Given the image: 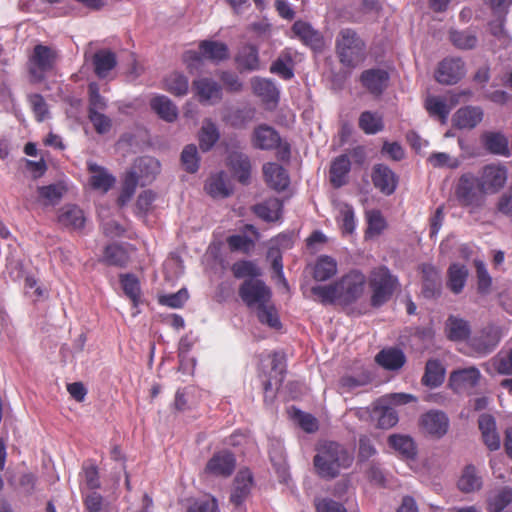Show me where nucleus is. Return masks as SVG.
<instances>
[{
  "mask_svg": "<svg viewBox=\"0 0 512 512\" xmlns=\"http://www.w3.org/2000/svg\"><path fill=\"white\" fill-rule=\"evenodd\" d=\"M253 485L252 474L249 470H241L234 479L230 501L240 507L250 494Z\"/></svg>",
  "mask_w": 512,
  "mask_h": 512,
  "instance_id": "19",
  "label": "nucleus"
},
{
  "mask_svg": "<svg viewBox=\"0 0 512 512\" xmlns=\"http://www.w3.org/2000/svg\"><path fill=\"white\" fill-rule=\"evenodd\" d=\"M484 194L479 179L472 173H465L459 178L455 195L462 206L479 207Z\"/></svg>",
  "mask_w": 512,
  "mask_h": 512,
  "instance_id": "5",
  "label": "nucleus"
},
{
  "mask_svg": "<svg viewBox=\"0 0 512 512\" xmlns=\"http://www.w3.org/2000/svg\"><path fill=\"white\" fill-rule=\"evenodd\" d=\"M90 173L89 183L94 190L108 192L116 182L115 177L108 170L93 161L87 162Z\"/></svg>",
  "mask_w": 512,
  "mask_h": 512,
  "instance_id": "17",
  "label": "nucleus"
},
{
  "mask_svg": "<svg viewBox=\"0 0 512 512\" xmlns=\"http://www.w3.org/2000/svg\"><path fill=\"white\" fill-rule=\"evenodd\" d=\"M337 271V261L331 256L321 255L313 266V278L316 281H327L334 277Z\"/></svg>",
  "mask_w": 512,
  "mask_h": 512,
  "instance_id": "36",
  "label": "nucleus"
},
{
  "mask_svg": "<svg viewBox=\"0 0 512 512\" xmlns=\"http://www.w3.org/2000/svg\"><path fill=\"white\" fill-rule=\"evenodd\" d=\"M376 362L387 370H398L405 363V355L402 350L388 348L381 350L375 358Z\"/></svg>",
  "mask_w": 512,
  "mask_h": 512,
  "instance_id": "38",
  "label": "nucleus"
},
{
  "mask_svg": "<svg viewBox=\"0 0 512 512\" xmlns=\"http://www.w3.org/2000/svg\"><path fill=\"white\" fill-rule=\"evenodd\" d=\"M292 31L305 45L313 49H319L323 45L322 35L306 22L296 21Z\"/></svg>",
  "mask_w": 512,
  "mask_h": 512,
  "instance_id": "27",
  "label": "nucleus"
},
{
  "mask_svg": "<svg viewBox=\"0 0 512 512\" xmlns=\"http://www.w3.org/2000/svg\"><path fill=\"white\" fill-rule=\"evenodd\" d=\"M129 258L128 250L124 246L112 244L105 248L103 261L108 265L123 267Z\"/></svg>",
  "mask_w": 512,
  "mask_h": 512,
  "instance_id": "48",
  "label": "nucleus"
},
{
  "mask_svg": "<svg viewBox=\"0 0 512 512\" xmlns=\"http://www.w3.org/2000/svg\"><path fill=\"white\" fill-rule=\"evenodd\" d=\"M205 190L212 197H227L230 190L226 183L225 173L220 172L211 176L205 184Z\"/></svg>",
  "mask_w": 512,
  "mask_h": 512,
  "instance_id": "52",
  "label": "nucleus"
},
{
  "mask_svg": "<svg viewBox=\"0 0 512 512\" xmlns=\"http://www.w3.org/2000/svg\"><path fill=\"white\" fill-rule=\"evenodd\" d=\"M57 52L45 45H36L29 60V70L34 81L44 79L46 73L53 70Z\"/></svg>",
  "mask_w": 512,
  "mask_h": 512,
  "instance_id": "6",
  "label": "nucleus"
},
{
  "mask_svg": "<svg viewBox=\"0 0 512 512\" xmlns=\"http://www.w3.org/2000/svg\"><path fill=\"white\" fill-rule=\"evenodd\" d=\"M465 65L461 58H445L439 63L435 78L441 84H455L465 75Z\"/></svg>",
  "mask_w": 512,
  "mask_h": 512,
  "instance_id": "10",
  "label": "nucleus"
},
{
  "mask_svg": "<svg viewBox=\"0 0 512 512\" xmlns=\"http://www.w3.org/2000/svg\"><path fill=\"white\" fill-rule=\"evenodd\" d=\"M484 444L490 451H496L501 447V439L497 432L495 418L489 414H482L478 419Z\"/></svg>",
  "mask_w": 512,
  "mask_h": 512,
  "instance_id": "18",
  "label": "nucleus"
},
{
  "mask_svg": "<svg viewBox=\"0 0 512 512\" xmlns=\"http://www.w3.org/2000/svg\"><path fill=\"white\" fill-rule=\"evenodd\" d=\"M252 144L257 149L272 150L280 144V136L274 128L262 124L254 129Z\"/></svg>",
  "mask_w": 512,
  "mask_h": 512,
  "instance_id": "20",
  "label": "nucleus"
},
{
  "mask_svg": "<svg viewBox=\"0 0 512 512\" xmlns=\"http://www.w3.org/2000/svg\"><path fill=\"white\" fill-rule=\"evenodd\" d=\"M120 282L124 293L132 300L134 304H137L140 298V283L132 274H125L120 276Z\"/></svg>",
  "mask_w": 512,
  "mask_h": 512,
  "instance_id": "58",
  "label": "nucleus"
},
{
  "mask_svg": "<svg viewBox=\"0 0 512 512\" xmlns=\"http://www.w3.org/2000/svg\"><path fill=\"white\" fill-rule=\"evenodd\" d=\"M450 40L459 49H472L478 41L476 34L470 30H452L450 31Z\"/></svg>",
  "mask_w": 512,
  "mask_h": 512,
  "instance_id": "56",
  "label": "nucleus"
},
{
  "mask_svg": "<svg viewBox=\"0 0 512 512\" xmlns=\"http://www.w3.org/2000/svg\"><path fill=\"white\" fill-rule=\"evenodd\" d=\"M252 211L265 222H276L282 217L283 203L278 198H269L254 205Z\"/></svg>",
  "mask_w": 512,
  "mask_h": 512,
  "instance_id": "22",
  "label": "nucleus"
},
{
  "mask_svg": "<svg viewBox=\"0 0 512 512\" xmlns=\"http://www.w3.org/2000/svg\"><path fill=\"white\" fill-rule=\"evenodd\" d=\"M270 363L272 365L271 372L269 378L264 382V390L266 393L274 388L277 389L281 385L286 371L283 358L279 354L274 353L270 358Z\"/></svg>",
  "mask_w": 512,
  "mask_h": 512,
  "instance_id": "39",
  "label": "nucleus"
},
{
  "mask_svg": "<svg viewBox=\"0 0 512 512\" xmlns=\"http://www.w3.org/2000/svg\"><path fill=\"white\" fill-rule=\"evenodd\" d=\"M359 127L366 134H376L383 129L382 117L377 113L365 111L359 117Z\"/></svg>",
  "mask_w": 512,
  "mask_h": 512,
  "instance_id": "55",
  "label": "nucleus"
},
{
  "mask_svg": "<svg viewBox=\"0 0 512 512\" xmlns=\"http://www.w3.org/2000/svg\"><path fill=\"white\" fill-rule=\"evenodd\" d=\"M28 102L38 122H42L49 117L48 105L42 95L29 94Z\"/></svg>",
  "mask_w": 512,
  "mask_h": 512,
  "instance_id": "59",
  "label": "nucleus"
},
{
  "mask_svg": "<svg viewBox=\"0 0 512 512\" xmlns=\"http://www.w3.org/2000/svg\"><path fill=\"white\" fill-rule=\"evenodd\" d=\"M510 503H512V489L504 487L488 498L489 512H502Z\"/></svg>",
  "mask_w": 512,
  "mask_h": 512,
  "instance_id": "53",
  "label": "nucleus"
},
{
  "mask_svg": "<svg viewBox=\"0 0 512 512\" xmlns=\"http://www.w3.org/2000/svg\"><path fill=\"white\" fill-rule=\"evenodd\" d=\"M255 116V109L253 107L245 106L243 108L231 111L225 118L227 123L236 128L244 127L247 123L251 122Z\"/></svg>",
  "mask_w": 512,
  "mask_h": 512,
  "instance_id": "54",
  "label": "nucleus"
},
{
  "mask_svg": "<svg viewBox=\"0 0 512 512\" xmlns=\"http://www.w3.org/2000/svg\"><path fill=\"white\" fill-rule=\"evenodd\" d=\"M420 425L429 435L441 438L448 431L449 419L442 411L430 410L421 416Z\"/></svg>",
  "mask_w": 512,
  "mask_h": 512,
  "instance_id": "13",
  "label": "nucleus"
},
{
  "mask_svg": "<svg viewBox=\"0 0 512 512\" xmlns=\"http://www.w3.org/2000/svg\"><path fill=\"white\" fill-rule=\"evenodd\" d=\"M237 60L242 67L248 70L258 69L259 57L257 48L253 45L244 46L239 52Z\"/></svg>",
  "mask_w": 512,
  "mask_h": 512,
  "instance_id": "57",
  "label": "nucleus"
},
{
  "mask_svg": "<svg viewBox=\"0 0 512 512\" xmlns=\"http://www.w3.org/2000/svg\"><path fill=\"white\" fill-rule=\"evenodd\" d=\"M253 92L265 103H277L279 100V89L276 84L266 78L254 77L251 80Z\"/></svg>",
  "mask_w": 512,
  "mask_h": 512,
  "instance_id": "30",
  "label": "nucleus"
},
{
  "mask_svg": "<svg viewBox=\"0 0 512 512\" xmlns=\"http://www.w3.org/2000/svg\"><path fill=\"white\" fill-rule=\"evenodd\" d=\"M66 190L63 183L39 186L37 188V202L43 206H55L60 202Z\"/></svg>",
  "mask_w": 512,
  "mask_h": 512,
  "instance_id": "32",
  "label": "nucleus"
},
{
  "mask_svg": "<svg viewBox=\"0 0 512 512\" xmlns=\"http://www.w3.org/2000/svg\"><path fill=\"white\" fill-rule=\"evenodd\" d=\"M138 184V173L135 170L128 172L125 176L122 192L118 198L121 206L125 205L135 192Z\"/></svg>",
  "mask_w": 512,
  "mask_h": 512,
  "instance_id": "60",
  "label": "nucleus"
},
{
  "mask_svg": "<svg viewBox=\"0 0 512 512\" xmlns=\"http://www.w3.org/2000/svg\"><path fill=\"white\" fill-rule=\"evenodd\" d=\"M493 366L495 370L502 375L512 374V349L508 351H500L493 358Z\"/></svg>",
  "mask_w": 512,
  "mask_h": 512,
  "instance_id": "63",
  "label": "nucleus"
},
{
  "mask_svg": "<svg viewBox=\"0 0 512 512\" xmlns=\"http://www.w3.org/2000/svg\"><path fill=\"white\" fill-rule=\"evenodd\" d=\"M503 336L502 329L496 325H488L469 340L473 352L479 356L491 353Z\"/></svg>",
  "mask_w": 512,
  "mask_h": 512,
  "instance_id": "8",
  "label": "nucleus"
},
{
  "mask_svg": "<svg viewBox=\"0 0 512 512\" xmlns=\"http://www.w3.org/2000/svg\"><path fill=\"white\" fill-rule=\"evenodd\" d=\"M239 296L249 309L256 312L262 324L280 327L277 311L271 302V290L263 281L256 278L245 280L239 288Z\"/></svg>",
  "mask_w": 512,
  "mask_h": 512,
  "instance_id": "1",
  "label": "nucleus"
},
{
  "mask_svg": "<svg viewBox=\"0 0 512 512\" xmlns=\"http://www.w3.org/2000/svg\"><path fill=\"white\" fill-rule=\"evenodd\" d=\"M456 103L457 100L453 96L447 98L430 95L425 99L424 106L430 117L437 118L442 124H446L449 114Z\"/></svg>",
  "mask_w": 512,
  "mask_h": 512,
  "instance_id": "14",
  "label": "nucleus"
},
{
  "mask_svg": "<svg viewBox=\"0 0 512 512\" xmlns=\"http://www.w3.org/2000/svg\"><path fill=\"white\" fill-rule=\"evenodd\" d=\"M366 281V276L358 270H352L344 275L337 281L340 303L347 305L359 299L364 293Z\"/></svg>",
  "mask_w": 512,
  "mask_h": 512,
  "instance_id": "7",
  "label": "nucleus"
},
{
  "mask_svg": "<svg viewBox=\"0 0 512 512\" xmlns=\"http://www.w3.org/2000/svg\"><path fill=\"white\" fill-rule=\"evenodd\" d=\"M270 71L285 80L294 76L293 59L289 52H282L278 58L271 64Z\"/></svg>",
  "mask_w": 512,
  "mask_h": 512,
  "instance_id": "50",
  "label": "nucleus"
},
{
  "mask_svg": "<svg viewBox=\"0 0 512 512\" xmlns=\"http://www.w3.org/2000/svg\"><path fill=\"white\" fill-rule=\"evenodd\" d=\"M151 109L164 121L172 123L178 118V108L165 95H156L150 100Z\"/></svg>",
  "mask_w": 512,
  "mask_h": 512,
  "instance_id": "26",
  "label": "nucleus"
},
{
  "mask_svg": "<svg viewBox=\"0 0 512 512\" xmlns=\"http://www.w3.org/2000/svg\"><path fill=\"white\" fill-rule=\"evenodd\" d=\"M480 376V371L474 366L459 369L450 374V386L457 393L466 392L478 384Z\"/></svg>",
  "mask_w": 512,
  "mask_h": 512,
  "instance_id": "15",
  "label": "nucleus"
},
{
  "mask_svg": "<svg viewBox=\"0 0 512 512\" xmlns=\"http://www.w3.org/2000/svg\"><path fill=\"white\" fill-rule=\"evenodd\" d=\"M227 244L231 251H241L249 254L255 247V240L245 235H231L227 238Z\"/></svg>",
  "mask_w": 512,
  "mask_h": 512,
  "instance_id": "62",
  "label": "nucleus"
},
{
  "mask_svg": "<svg viewBox=\"0 0 512 512\" xmlns=\"http://www.w3.org/2000/svg\"><path fill=\"white\" fill-rule=\"evenodd\" d=\"M373 419L381 429H389L398 423L397 412L387 403H380V398L373 406Z\"/></svg>",
  "mask_w": 512,
  "mask_h": 512,
  "instance_id": "33",
  "label": "nucleus"
},
{
  "mask_svg": "<svg viewBox=\"0 0 512 512\" xmlns=\"http://www.w3.org/2000/svg\"><path fill=\"white\" fill-rule=\"evenodd\" d=\"M478 179L485 193H496L507 181V169L499 164L486 165Z\"/></svg>",
  "mask_w": 512,
  "mask_h": 512,
  "instance_id": "9",
  "label": "nucleus"
},
{
  "mask_svg": "<svg viewBox=\"0 0 512 512\" xmlns=\"http://www.w3.org/2000/svg\"><path fill=\"white\" fill-rule=\"evenodd\" d=\"M390 447L401 454L404 458L412 459L416 454L414 441L405 435H391L388 439Z\"/></svg>",
  "mask_w": 512,
  "mask_h": 512,
  "instance_id": "47",
  "label": "nucleus"
},
{
  "mask_svg": "<svg viewBox=\"0 0 512 512\" xmlns=\"http://www.w3.org/2000/svg\"><path fill=\"white\" fill-rule=\"evenodd\" d=\"M58 220L61 225L73 229L82 228L85 222L83 211L76 205H65L62 207Z\"/></svg>",
  "mask_w": 512,
  "mask_h": 512,
  "instance_id": "42",
  "label": "nucleus"
},
{
  "mask_svg": "<svg viewBox=\"0 0 512 512\" xmlns=\"http://www.w3.org/2000/svg\"><path fill=\"white\" fill-rule=\"evenodd\" d=\"M181 162L187 172L195 173L199 168V157L197 147L193 144L187 145L181 153Z\"/></svg>",
  "mask_w": 512,
  "mask_h": 512,
  "instance_id": "61",
  "label": "nucleus"
},
{
  "mask_svg": "<svg viewBox=\"0 0 512 512\" xmlns=\"http://www.w3.org/2000/svg\"><path fill=\"white\" fill-rule=\"evenodd\" d=\"M336 211V221L343 234H352L356 228L355 212L351 205L342 201L333 202Z\"/></svg>",
  "mask_w": 512,
  "mask_h": 512,
  "instance_id": "28",
  "label": "nucleus"
},
{
  "mask_svg": "<svg viewBox=\"0 0 512 512\" xmlns=\"http://www.w3.org/2000/svg\"><path fill=\"white\" fill-rule=\"evenodd\" d=\"M446 332L448 338L453 341L464 340L470 334V327L467 321L450 316L446 321Z\"/></svg>",
  "mask_w": 512,
  "mask_h": 512,
  "instance_id": "46",
  "label": "nucleus"
},
{
  "mask_svg": "<svg viewBox=\"0 0 512 512\" xmlns=\"http://www.w3.org/2000/svg\"><path fill=\"white\" fill-rule=\"evenodd\" d=\"M236 459L229 451L215 453L207 462L205 473L215 477H228L235 469Z\"/></svg>",
  "mask_w": 512,
  "mask_h": 512,
  "instance_id": "12",
  "label": "nucleus"
},
{
  "mask_svg": "<svg viewBox=\"0 0 512 512\" xmlns=\"http://www.w3.org/2000/svg\"><path fill=\"white\" fill-rule=\"evenodd\" d=\"M192 88L198 100L203 104H214L222 99V87L215 80L207 77L195 79Z\"/></svg>",
  "mask_w": 512,
  "mask_h": 512,
  "instance_id": "11",
  "label": "nucleus"
},
{
  "mask_svg": "<svg viewBox=\"0 0 512 512\" xmlns=\"http://www.w3.org/2000/svg\"><path fill=\"white\" fill-rule=\"evenodd\" d=\"M164 89L175 96H184L189 90V80L183 73L174 71L165 77Z\"/></svg>",
  "mask_w": 512,
  "mask_h": 512,
  "instance_id": "45",
  "label": "nucleus"
},
{
  "mask_svg": "<svg viewBox=\"0 0 512 512\" xmlns=\"http://www.w3.org/2000/svg\"><path fill=\"white\" fill-rule=\"evenodd\" d=\"M187 512H220V509L214 497L205 496L195 500L188 507Z\"/></svg>",
  "mask_w": 512,
  "mask_h": 512,
  "instance_id": "64",
  "label": "nucleus"
},
{
  "mask_svg": "<svg viewBox=\"0 0 512 512\" xmlns=\"http://www.w3.org/2000/svg\"><path fill=\"white\" fill-rule=\"evenodd\" d=\"M362 85L372 94L380 95L387 87L389 74L383 69H369L361 74Z\"/></svg>",
  "mask_w": 512,
  "mask_h": 512,
  "instance_id": "21",
  "label": "nucleus"
},
{
  "mask_svg": "<svg viewBox=\"0 0 512 512\" xmlns=\"http://www.w3.org/2000/svg\"><path fill=\"white\" fill-rule=\"evenodd\" d=\"M447 286L454 293L459 294L467 281L468 270L465 265L453 263L448 268Z\"/></svg>",
  "mask_w": 512,
  "mask_h": 512,
  "instance_id": "43",
  "label": "nucleus"
},
{
  "mask_svg": "<svg viewBox=\"0 0 512 512\" xmlns=\"http://www.w3.org/2000/svg\"><path fill=\"white\" fill-rule=\"evenodd\" d=\"M423 383L429 387H437L444 381V368L437 360H429L426 364Z\"/></svg>",
  "mask_w": 512,
  "mask_h": 512,
  "instance_id": "51",
  "label": "nucleus"
},
{
  "mask_svg": "<svg viewBox=\"0 0 512 512\" xmlns=\"http://www.w3.org/2000/svg\"><path fill=\"white\" fill-rule=\"evenodd\" d=\"M353 461V454L334 441L319 443L313 460L317 474L326 480L338 477L343 469L352 465Z\"/></svg>",
  "mask_w": 512,
  "mask_h": 512,
  "instance_id": "2",
  "label": "nucleus"
},
{
  "mask_svg": "<svg viewBox=\"0 0 512 512\" xmlns=\"http://www.w3.org/2000/svg\"><path fill=\"white\" fill-rule=\"evenodd\" d=\"M228 165L241 183H246L249 180L251 163L246 154L237 151L231 152L228 156Z\"/></svg>",
  "mask_w": 512,
  "mask_h": 512,
  "instance_id": "31",
  "label": "nucleus"
},
{
  "mask_svg": "<svg viewBox=\"0 0 512 512\" xmlns=\"http://www.w3.org/2000/svg\"><path fill=\"white\" fill-rule=\"evenodd\" d=\"M371 305L380 307L390 300L398 286V278L386 266L374 268L368 277Z\"/></svg>",
  "mask_w": 512,
  "mask_h": 512,
  "instance_id": "4",
  "label": "nucleus"
},
{
  "mask_svg": "<svg viewBox=\"0 0 512 512\" xmlns=\"http://www.w3.org/2000/svg\"><path fill=\"white\" fill-rule=\"evenodd\" d=\"M350 168L351 162L346 155H341L332 162L330 181L334 187L339 188L346 183Z\"/></svg>",
  "mask_w": 512,
  "mask_h": 512,
  "instance_id": "40",
  "label": "nucleus"
},
{
  "mask_svg": "<svg viewBox=\"0 0 512 512\" xmlns=\"http://www.w3.org/2000/svg\"><path fill=\"white\" fill-rule=\"evenodd\" d=\"M483 119V111L479 107L466 106L456 111L453 123L460 129H473Z\"/></svg>",
  "mask_w": 512,
  "mask_h": 512,
  "instance_id": "24",
  "label": "nucleus"
},
{
  "mask_svg": "<svg viewBox=\"0 0 512 512\" xmlns=\"http://www.w3.org/2000/svg\"><path fill=\"white\" fill-rule=\"evenodd\" d=\"M372 181L383 194L391 195L397 188L398 177L388 166L377 164L372 171Z\"/></svg>",
  "mask_w": 512,
  "mask_h": 512,
  "instance_id": "16",
  "label": "nucleus"
},
{
  "mask_svg": "<svg viewBox=\"0 0 512 512\" xmlns=\"http://www.w3.org/2000/svg\"><path fill=\"white\" fill-rule=\"evenodd\" d=\"M199 50L204 59L212 62H220L228 58L229 51L225 43L213 40H204L199 44Z\"/></svg>",
  "mask_w": 512,
  "mask_h": 512,
  "instance_id": "37",
  "label": "nucleus"
},
{
  "mask_svg": "<svg viewBox=\"0 0 512 512\" xmlns=\"http://www.w3.org/2000/svg\"><path fill=\"white\" fill-rule=\"evenodd\" d=\"M423 288L422 293L426 298H434L440 295L442 280L439 272L431 265L422 266Z\"/></svg>",
  "mask_w": 512,
  "mask_h": 512,
  "instance_id": "29",
  "label": "nucleus"
},
{
  "mask_svg": "<svg viewBox=\"0 0 512 512\" xmlns=\"http://www.w3.org/2000/svg\"><path fill=\"white\" fill-rule=\"evenodd\" d=\"M371 380V374L367 370L363 369L342 376L339 380V388L343 393H350L360 387L368 385Z\"/></svg>",
  "mask_w": 512,
  "mask_h": 512,
  "instance_id": "35",
  "label": "nucleus"
},
{
  "mask_svg": "<svg viewBox=\"0 0 512 512\" xmlns=\"http://www.w3.org/2000/svg\"><path fill=\"white\" fill-rule=\"evenodd\" d=\"M335 48L340 63L346 68L354 69L366 59V44L353 29L345 28L338 33Z\"/></svg>",
  "mask_w": 512,
  "mask_h": 512,
  "instance_id": "3",
  "label": "nucleus"
},
{
  "mask_svg": "<svg viewBox=\"0 0 512 512\" xmlns=\"http://www.w3.org/2000/svg\"><path fill=\"white\" fill-rule=\"evenodd\" d=\"M487 151L495 155L509 156V143L507 137L500 132H485L481 137Z\"/></svg>",
  "mask_w": 512,
  "mask_h": 512,
  "instance_id": "34",
  "label": "nucleus"
},
{
  "mask_svg": "<svg viewBox=\"0 0 512 512\" xmlns=\"http://www.w3.org/2000/svg\"><path fill=\"white\" fill-rule=\"evenodd\" d=\"M483 486V479L478 469L472 465H466L458 480V488L463 493H474Z\"/></svg>",
  "mask_w": 512,
  "mask_h": 512,
  "instance_id": "25",
  "label": "nucleus"
},
{
  "mask_svg": "<svg viewBox=\"0 0 512 512\" xmlns=\"http://www.w3.org/2000/svg\"><path fill=\"white\" fill-rule=\"evenodd\" d=\"M311 292L324 305L334 304L336 302L340 303V294L337 282L329 285L313 286Z\"/></svg>",
  "mask_w": 512,
  "mask_h": 512,
  "instance_id": "49",
  "label": "nucleus"
},
{
  "mask_svg": "<svg viewBox=\"0 0 512 512\" xmlns=\"http://www.w3.org/2000/svg\"><path fill=\"white\" fill-rule=\"evenodd\" d=\"M116 64V55L110 50H99L93 57L94 70L99 78L107 77Z\"/></svg>",
  "mask_w": 512,
  "mask_h": 512,
  "instance_id": "41",
  "label": "nucleus"
},
{
  "mask_svg": "<svg viewBox=\"0 0 512 512\" xmlns=\"http://www.w3.org/2000/svg\"><path fill=\"white\" fill-rule=\"evenodd\" d=\"M220 133L211 119H205L199 132V145L202 151H209L219 140Z\"/></svg>",
  "mask_w": 512,
  "mask_h": 512,
  "instance_id": "44",
  "label": "nucleus"
},
{
  "mask_svg": "<svg viewBox=\"0 0 512 512\" xmlns=\"http://www.w3.org/2000/svg\"><path fill=\"white\" fill-rule=\"evenodd\" d=\"M263 174L267 184L277 191L285 190L290 183L287 171L277 163H266Z\"/></svg>",
  "mask_w": 512,
  "mask_h": 512,
  "instance_id": "23",
  "label": "nucleus"
}]
</instances>
